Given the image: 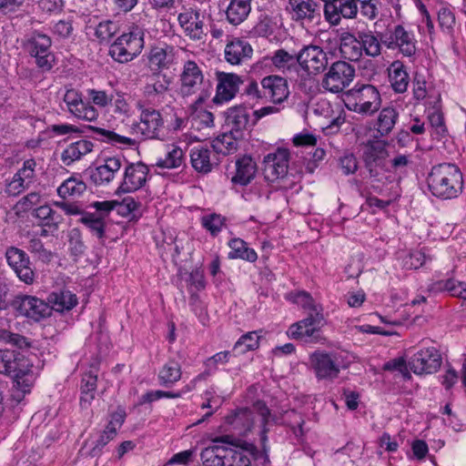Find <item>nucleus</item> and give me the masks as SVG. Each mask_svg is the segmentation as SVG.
Returning a JSON list of instances; mask_svg holds the SVG:
<instances>
[{
    "label": "nucleus",
    "instance_id": "f257e3e1",
    "mask_svg": "<svg viewBox=\"0 0 466 466\" xmlns=\"http://www.w3.org/2000/svg\"><path fill=\"white\" fill-rule=\"evenodd\" d=\"M257 408L261 417V422L263 429L260 432V442L262 451H259L254 444L243 441L239 439L235 438L232 435H224L216 438L213 442H222L230 444L232 446L240 447L242 451H237L231 448V454L228 455V461L226 462V466H251L250 459L247 454L250 455L254 461H259L261 464H265L269 461L268 459V447L267 445L268 436L266 424L268 421L270 411L263 402H258Z\"/></svg>",
    "mask_w": 466,
    "mask_h": 466
},
{
    "label": "nucleus",
    "instance_id": "f03ea898",
    "mask_svg": "<svg viewBox=\"0 0 466 466\" xmlns=\"http://www.w3.org/2000/svg\"><path fill=\"white\" fill-rule=\"evenodd\" d=\"M427 183L431 194L441 199L456 198L463 189L462 173L451 163H441L432 167Z\"/></svg>",
    "mask_w": 466,
    "mask_h": 466
},
{
    "label": "nucleus",
    "instance_id": "7ed1b4c3",
    "mask_svg": "<svg viewBox=\"0 0 466 466\" xmlns=\"http://www.w3.org/2000/svg\"><path fill=\"white\" fill-rule=\"evenodd\" d=\"M373 20L379 14L377 0H335L323 5V14L326 21L331 25H339L342 18L355 19L358 13Z\"/></svg>",
    "mask_w": 466,
    "mask_h": 466
},
{
    "label": "nucleus",
    "instance_id": "20e7f679",
    "mask_svg": "<svg viewBox=\"0 0 466 466\" xmlns=\"http://www.w3.org/2000/svg\"><path fill=\"white\" fill-rule=\"evenodd\" d=\"M346 107L361 115H372L381 104L380 95L372 85H356L344 93Z\"/></svg>",
    "mask_w": 466,
    "mask_h": 466
},
{
    "label": "nucleus",
    "instance_id": "39448f33",
    "mask_svg": "<svg viewBox=\"0 0 466 466\" xmlns=\"http://www.w3.org/2000/svg\"><path fill=\"white\" fill-rule=\"evenodd\" d=\"M51 46V37L37 30L27 34L23 41L25 51L35 58V65L42 72L51 70L55 63Z\"/></svg>",
    "mask_w": 466,
    "mask_h": 466
},
{
    "label": "nucleus",
    "instance_id": "423d86ee",
    "mask_svg": "<svg viewBox=\"0 0 466 466\" xmlns=\"http://www.w3.org/2000/svg\"><path fill=\"white\" fill-rule=\"evenodd\" d=\"M144 47V33L138 27L118 36L109 47V56L119 63L137 57Z\"/></svg>",
    "mask_w": 466,
    "mask_h": 466
},
{
    "label": "nucleus",
    "instance_id": "0eeeda50",
    "mask_svg": "<svg viewBox=\"0 0 466 466\" xmlns=\"http://www.w3.org/2000/svg\"><path fill=\"white\" fill-rule=\"evenodd\" d=\"M389 152L384 140H368L364 146L362 159L370 177H378L383 172H390Z\"/></svg>",
    "mask_w": 466,
    "mask_h": 466
},
{
    "label": "nucleus",
    "instance_id": "6e6552de",
    "mask_svg": "<svg viewBox=\"0 0 466 466\" xmlns=\"http://www.w3.org/2000/svg\"><path fill=\"white\" fill-rule=\"evenodd\" d=\"M10 307L18 317L40 321L50 316V307L44 300L31 295L18 294L10 302Z\"/></svg>",
    "mask_w": 466,
    "mask_h": 466
},
{
    "label": "nucleus",
    "instance_id": "1a4fd4ad",
    "mask_svg": "<svg viewBox=\"0 0 466 466\" xmlns=\"http://www.w3.org/2000/svg\"><path fill=\"white\" fill-rule=\"evenodd\" d=\"M355 68L346 61H336L329 68L322 80V86L329 92H342L353 81Z\"/></svg>",
    "mask_w": 466,
    "mask_h": 466
},
{
    "label": "nucleus",
    "instance_id": "9d476101",
    "mask_svg": "<svg viewBox=\"0 0 466 466\" xmlns=\"http://www.w3.org/2000/svg\"><path fill=\"white\" fill-rule=\"evenodd\" d=\"M339 356L336 352L316 350L309 356L310 367L319 380H332L340 372Z\"/></svg>",
    "mask_w": 466,
    "mask_h": 466
},
{
    "label": "nucleus",
    "instance_id": "9b49d317",
    "mask_svg": "<svg viewBox=\"0 0 466 466\" xmlns=\"http://www.w3.org/2000/svg\"><path fill=\"white\" fill-rule=\"evenodd\" d=\"M289 151L287 148L279 147L275 152L268 154L263 160V175L270 183L285 179L289 172Z\"/></svg>",
    "mask_w": 466,
    "mask_h": 466
},
{
    "label": "nucleus",
    "instance_id": "f8f14e48",
    "mask_svg": "<svg viewBox=\"0 0 466 466\" xmlns=\"http://www.w3.org/2000/svg\"><path fill=\"white\" fill-rule=\"evenodd\" d=\"M32 365L25 356L16 350H0V374L13 378L28 376Z\"/></svg>",
    "mask_w": 466,
    "mask_h": 466
},
{
    "label": "nucleus",
    "instance_id": "ddd939ff",
    "mask_svg": "<svg viewBox=\"0 0 466 466\" xmlns=\"http://www.w3.org/2000/svg\"><path fill=\"white\" fill-rule=\"evenodd\" d=\"M291 18L301 24H319L323 6L316 0H289Z\"/></svg>",
    "mask_w": 466,
    "mask_h": 466
},
{
    "label": "nucleus",
    "instance_id": "4468645a",
    "mask_svg": "<svg viewBox=\"0 0 466 466\" xmlns=\"http://www.w3.org/2000/svg\"><path fill=\"white\" fill-rule=\"evenodd\" d=\"M323 315L318 309H314V314L309 313L306 319L292 324L289 329L288 335L296 339H305V341H308V339L318 340L319 335L317 333L323 325Z\"/></svg>",
    "mask_w": 466,
    "mask_h": 466
},
{
    "label": "nucleus",
    "instance_id": "2eb2a0df",
    "mask_svg": "<svg viewBox=\"0 0 466 466\" xmlns=\"http://www.w3.org/2000/svg\"><path fill=\"white\" fill-rule=\"evenodd\" d=\"M148 172V167L140 161L128 163L125 167L123 180L116 190V194L134 192L141 188L147 182Z\"/></svg>",
    "mask_w": 466,
    "mask_h": 466
},
{
    "label": "nucleus",
    "instance_id": "dca6fc26",
    "mask_svg": "<svg viewBox=\"0 0 466 466\" xmlns=\"http://www.w3.org/2000/svg\"><path fill=\"white\" fill-rule=\"evenodd\" d=\"M298 64L309 73L318 74L326 69L328 56L321 47L315 45L305 46L298 53Z\"/></svg>",
    "mask_w": 466,
    "mask_h": 466
},
{
    "label": "nucleus",
    "instance_id": "f3484780",
    "mask_svg": "<svg viewBox=\"0 0 466 466\" xmlns=\"http://www.w3.org/2000/svg\"><path fill=\"white\" fill-rule=\"evenodd\" d=\"M441 365V357L435 348H427L418 351L409 360L410 370L416 374H431Z\"/></svg>",
    "mask_w": 466,
    "mask_h": 466
},
{
    "label": "nucleus",
    "instance_id": "a211bd4d",
    "mask_svg": "<svg viewBox=\"0 0 466 466\" xmlns=\"http://www.w3.org/2000/svg\"><path fill=\"white\" fill-rule=\"evenodd\" d=\"M5 258L21 281L25 284L34 282L35 272L30 267L29 257L24 250L15 247H9L5 251Z\"/></svg>",
    "mask_w": 466,
    "mask_h": 466
},
{
    "label": "nucleus",
    "instance_id": "6ab92c4d",
    "mask_svg": "<svg viewBox=\"0 0 466 466\" xmlns=\"http://www.w3.org/2000/svg\"><path fill=\"white\" fill-rule=\"evenodd\" d=\"M177 21L184 34L191 40L203 39L205 35L204 22L198 9L183 7V11L177 15Z\"/></svg>",
    "mask_w": 466,
    "mask_h": 466
},
{
    "label": "nucleus",
    "instance_id": "aec40b11",
    "mask_svg": "<svg viewBox=\"0 0 466 466\" xmlns=\"http://www.w3.org/2000/svg\"><path fill=\"white\" fill-rule=\"evenodd\" d=\"M137 106L141 111L138 129L145 138H158L164 121L160 112L153 107H146L140 102Z\"/></svg>",
    "mask_w": 466,
    "mask_h": 466
},
{
    "label": "nucleus",
    "instance_id": "412c9836",
    "mask_svg": "<svg viewBox=\"0 0 466 466\" xmlns=\"http://www.w3.org/2000/svg\"><path fill=\"white\" fill-rule=\"evenodd\" d=\"M382 42L389 49L398 48L405 56L411 57L416 54L414 35L400 25H396L390 37Z\"/></svg>",
    "mask_w": 466,
    "mask_h": 466
},
{
    "label": "nucleus",
    "instance_id": "4be33fe9",
    "mask_svg": "<svg viewBox=\"0 0 466 466\" xmlns=\"http://www.w3.org/2000/svg\"><path fill=\"white\" fill-rule=\"evenodd\" d=\"M260 84L263 88V97L269 98L275 105L283 103L289 96L288 81L279 76H265Z\"/></svg>",
    "mask_w": 466,
    "mask_h": 466
},
{
    "label": "nucleus",
    "instance_id": "5701e85b",
    "mask_svg": "<svg viewBox=\"0 0 466 466\" xmlns=\"http://www.w3.org/2000/svg\"><path fill=\"white\" fill-rule=\"evenodd\" d=\"M225 125L228 127L233 135L237 137H244V132L251 125L249 112L245 106H238L228 108L225 112Z\"/></svg>",
    "mask_w": 466,
    "mask_h": 466
},
{
    "label": "nucleus",
    "instance_id": "b1692460",
    "mask_svg": "<svg viewBox=\"0 0 466 466\" xmlns=\"http://www.w3.org/2000/svg\"><path fill=\"white\" fill-rule=\"evenodd\" d=\"M227 431L236 435L246 436L254 425L253 412L248 408L237 409L225 417Z\"/></svg>",
    "mask_w": 466,
    "mask_h": 466
},
{
    "label": "nucleus",
    "instance_id": "393cba45",
    "mask_svg": "<svg viewBox=\"0 0 466 466\" xmlns=\"http://www.w3.org/2000/svg\"><path fill=\"white\" fill-rule=\"evenodd\" d=\"M218 84L217 86V94L213 98L215 104H220L231 100L238 90V86L242 83L240 77L233 73H218Z\"/></svg>",
    "mask_w": 466,
    "mask_h": 466
},
{
    "label": "nucleus",
    "instance_id": "a878e982",
    "mask_svg": "<svg viewBox=\"0 0 466 466\" xmlns=\"http://www.w3.org/2000/svg\"><path fill=\"white\" fill-rule=\"evenodd\" d=\"M203 74L196 62L188 60L184 64L180 76L181 93L189 96L195 93L203 82Z\"/></svg>",
    "mask_w": 466,
    "mask_h": 466
},
{
    "label": "nucleus",
    "instance_id": "bb28decb",
    "mask_svg": "<svg viewBox=\"0 0 466 466\" xmlns=\"http://www.w3.org/2000/svg\"><path fill=\"white\" fill-rule=\"evenodd\" d=\"M122 160L119 157H108L103 165L89 171V177L95 185L108 184L120 170Z\"/></svg>",
    "mask_w": 466,
    "mask_h": 466
},
{
    "label": "nucleus",
    "instance_id": "cd10ccee",
    "mask_svg": "<svg viewBox=\"0 0 466 466\" xmlns=\"http://www.w3.org/2000/svg\"><path fill=\"white\" fill-rule=\"evenodd\" d=\"M253 49L245 40L235 38L225 47V58L231 65H239L252 56Z\"/></svg>",
    "mask_w": 466,
    "mask_h": 466
},
{
    "label": "nucleus",
    "instance_id": "c85d7f7f",
    "mask_svg": "<svg viewBox=\"0 0 466 466\" xmlns=\"http://www.w3.org/2000/svg\"><path fill=\"white\" fill-rule=\"evenodd\" d=\"M257 172L256 162L250 156H243L236 161V174L231 181L234 184L247 186L255 177Z\"/></svg>",
    "mask_w": 466,
    "mask_h": 466
},
{
    "label": "nucleus",
    "instance_id": "c756f323",
    "mask_svg": "<svg viewBox=\"0 0 466 466\" xmlns=\"http://www.w3.org/2000/svg\"><path fill=\"white\" fill-rule=\"evenodd\" d=\"M47 300L46 303L50 307V311L52 309L58 312L69 311L77 304L76 294L67 289H60L50 293Z\"/></svg>",
    "mask_w": 466,
    "mask_h": 466
},
{
    "label": "nucleus",
    "instance_id": "7c9ffc66",
    "mask_svg": "<svg viewBox=\"0 0 466 466\" xmlns=\"http://www.w3.org/2000/svg\"><path fill=\"white\" fill-rule=\"evenodd\" d=\"M231 448L213 445L205 448L200 453L203 466H226Z\"/></svg>",
    "mask_w": 466,
    "mask_h": 466
},
{
    "label": "nucleus",
    "instance_id": "2f4dec72",
    "mask_svg": "<svg viewBox=\"0 0 466 466\" xmlns=\"http://www.w3.org/2000/svg\"><path fill=\"white\" fill-rule=\"evenodd\" d=\"M358 33H343L340 36L339 51L342 56L350 61H359L362 55L361 44Z\"/></svg>",
    "mask_w": 466,
    "mask_h": 466
},
{
    "label": "nucleus",
    "instance_id": "473e14b6",
    "mask_svg": "<svg viewBox=\"0 0 466 466\" xmlns=\"http://www.w3.org/2000/svg\"><path fill=\"white\" fill-rule=\"evenodd\" d=\"M250 11L251 0H230L226 10L227 21L238 25L247 19Z\"/></svg>",
    "mask_w": 466,
    "mask_h": 466
},
{
    "label": "nucleus",
    "instance_id": "72a5a7b5",
    "mask_svg": "<svg viewBox=\"0 0 466 466\" xmlns=\"http://www.w3.org/2000/svg\"><path fill=\"white\" fill-rule=\"evenodd\" d=\"M211 155L216 157V155L207 147H194L190 154L191 164L194 169L204 174L210 172L213 166L217 165V163L211 158Z\"/></svg>",
    "mask_w": 466,
    "mask_h": 466
},
{
    "label": "nucleus",
    "instance_id": "f704fd0d",
    "mask_svg": "<svg viewBox=\"0 0 466 466\" xmlns=\"http://www.w3.org/2000/svg\"><path fill=\"white\" fill-rule=\"evenodd\" d=\"M93 150V143L88 140L81 139L76 142L71 143L61 155L62 162L69 166L73 162L80 159L83 156L90 153Z\"/></svg>",
    "mask_w": 466,
    "mask_h": 466
},
{
    "label": "nucleus",
    "instance_id": "c9c22d12",
    "mask_svg": "<svg viewBox=\"0 0 466 466\" xmlns=\"http://www.w3.org/2000/svg\"><path fill=\"white\" fill-rule=\"evenodd\" d=\"M389 77L393 90L404 93L409 86V74L400 61H394L389 68Z\"/></svg>",
    "mask_w": 466,
    "mask_h": 466
},
{
    "label": "nucleus",
    "instance_id": "e433bc0d",
    "mask_svg": "<svg viewBox=\"0 0 466 466\" xmlns=\"http://www.w3.org/2000/svg\"><path fill=\"white\" fill-rule=\"evenodd\" d=\"M174 57V48L172 46H156L151 49L148 59L152 69L160 70L168 68L173 64Z\"/></svg>",
    "mask_w": 466,
    "mask_h": 466
},
{
    "label": "nucleus",
    "instance_id": "4c0bfd02",
    "mask_svg": "<svg viewBox=\"0 0 466 466\" xmlns=\"http://www.w3.org/2000/svg\"><path fill=\"white\" fill-rule=\"evenodd\" d=\"M182 376L181 365L175 360H169L164 364L158 373L159 384L163 387H172Z\"/></svg>",
    "mask_w": 466,
    "mask_h": 466
},
{
    "label": "nucleus",
    "instance_id": "58836bf2",
    "mask_svg": "<svg viewBox=\"0 0 466 466\" xmlns=\"http://www.w3.org/2000/svg\"><path fill=\"white\" fill-rule=\"evenodd\" d=\"M399 117V113L396 108L392 106H387L380 110L377 123H376V130L381 137L389 135Z\"/></svg>",
    "mask_w": 466,
    "mask_h": 466
},
{
    "label": "nucleus",
    "instance_id": "ea45409f",
    "mask_svg": "<svg viewBox=\"0 0 466 466\" xmlns=\"http://www.w3.org/2000/svg\"><path fill=\"white\" fill-rule=\"evenodd\" d=\"M170 84L171 78L166 74L153 73L150 76V82L144 87V93L147 97L163 95L169 89Z\"/></svg>",
    "mask_w": 466,
    "mask_h": 466
},
{
    "label": "nucleus",
    "instance_id": "a19ab883",
    "mask_svg": "<svg viewBox=\"0 0 466 466\" xmlns=\"http://www.w3.org/2000/svg\"><path fill=\"white\" fill-rule=\"evenodd\" d=\"M359 41L361 44L362 52L368 56L377 57L381 53L380 39L370 30L358 31Z\"/></svg>",
    "mask_w": 466,
    "mask_h": 466
},
{
    "label": "nucleus",
    "instance_id": "79ce46f5",
    "mask_svg": "<svg viewBox=\"0 0 466 466\" xmlns=\"http://www.w3.org/2000/svg\"><path fill=\"white\" fill-rule=\"evenodd\" d=\"M97 375L92 370L86 372L81 382L80 405L87 408L95 398L96 390Z\"/></svg>",
    "mask_w": 466,
    "mask_h": 466
},
{
    "label": "nucleus",
    "instance_id": "37998d69",
    "mask_svg": "<svg viewBox=\"0 0 466 466\" xmlns=\"http://www.w3.org/2000/svg\"><path fill=\"white\" fill-rule=\"evenodd\" d=\"M244 137H237L230 130L218 136L213 142L212 147L217 153L228 155L238 149V141Z\"/></svg>",
    "mask_w": 466,
    "mask_h": 466
},
{
    "label": "nucleus",
    "instance_id": "c03bdc74",
    "mask_svg": "<svg viewBox=\"0 0 466 466\" xmlns=\"http://www.w3.org/2000/svg\"><path fill=\"white\" fill-rule=\"evenodd\" d=\"M231 251L228 253L229 258H241L249 262H254L258 255L253 248L248 247V244L240 239L234 238L228 243Z\"/></svg>",
    "mask_w": 466,
    "mask_h": 466
},
{
    "label": "nucleus",
    "instance_id": "a18cd8bd",
    "mask_svg": "<svg viewBox=\"0 0 466 466\" xmlns=\"http://www.w3.org/2000/svg\"><path fill=\"white\" fill-rule=\"evenodd\" d=\"M86 190L84 181L76 177H69L57 188V194L63 198L80 197Z\"/></svg>",
    "mask_w": 466,
    "mask_h": 466
},
{
    "label": "nucleus",
    "instance_id": "49530a36",
    "mask_svg": "<svg viewBox=\"0 0 466 466\" xmlns=\"http://www.w3.org/2000/svg\"><path fill=\"white\" fill-rule=\"evenodd\" d=\"M79 222L84 224L99 239L105 238L106 221L101 216L91 212L83 213Z\"/></svg>",
    "mask_w": 466,
    "mask_h": 466
},
{
    "label": "nucleus",
    "instance_id": "de8ad7c7",
    "mask_svg": "<svg viewBox=\"0 0 466 466\" xmlns=\"http://www.w3.org/2000/svg\"><path fill=\"white\" fill-rule=\"evenodd\" d=\"M88 128L98 135L99 139L103 142L111 143L112 145H125L127 147H134L137 144L135 139L118 135L111 130H106L93 126H89Z\"/></svg>",
    "mask_w": 466,
    "mask_h": 466
},
{
    "label": "nucleus",
    "instance_id": "09e8293b",
    "mask_svg": "<svg viewBox=\"0 0 466 466\" xmlns=\"http://www.w3.org/2000/svg\"><path fill=\"white\" fill-rule=\"evenodd\" d=\"M183 151L179 147L170 146L167 147V153L164 157H159L156 166L161 168H176L183 163Z\"/></svg>",
    "mask_w": 466,
    "mask_h": 466
},
{
    "label": "nucleus",
    "instance_id": "8fccbe9b",
    "mask_svg": "<svg viewBox=\"0 0 466 466\" xmlns=\"http://www.w3.org/2000/svg\"><path fill=\"white\" fill-rule=\"evenodd\" d=\"M33 216L42 220V224L49 228L57 229L61 216L48 205H43L34 209Z\"/></svg>",
    "mask_w": 466,
    "mask_h": 466
},
{
    "label": "nucleus",
    "instance_id": "3c124183",
    "mask_svg": "<svg viewBox=\"0 0 466 466\" xmlns=\"http://www.w3.org/2000/svg\"><path fill=\"white\" fill-rule=\"evenodd\" d=\"M29 377H32L30 373L28 376H23L22 378H14L11 399L16 404L20 403L25 398V395L30 392L32 380Z\"/></svg>",
    "mask_w": 466,
    "mask_h": 466
},
{
    "label": "nucleus",
    "instance_id": "603ef678",
    "mask_svg": "<svg viewBox=\"0 0 466 466\" xmlns=\"http://www.w3.org/2000/svg\"><path fill=\"white\" fill-rule=\"evenodd\" d=\"M271 62L279 69H289L297 66L298 54H289L284 49H279L272 56Z\"/></svg>",
    "mask_w": 466,
    "mask_h": 466
},
{
    "label": "nucleus",
    "instance_id": "864d4df0",
    "mask_svg": "<svg viewBox=\"0 0 466 466\" xmlns=\"http://www.w3.org/2000/svg\"><path fill=\"white\" fill-rule=\"evenodd\" d=\"M259 336L256 331L248 332L242 335L235 343L234 350L239 353H245L248 350H254L258 347Z\"/></svg>",
    "mask_w": 466,
    "mask_h": 466
},
{
    "label": "nucleus",
    "instance_id": "5fc2aeb1",
    "mask_svg": "<svg viewBox=\"0 0 466 466\" xmlns=\"http://www.w3.org/2000/svg\"><path fill=\"white\" fill-rule=\"evenodd\" d=\"M0 342L11 344L18 349H26L31 347V342L25 337L17 333H13L5 329H0Z\"/></svg>",
    "mask_w": 466,
    "mask_h": 466
},
{
    "label": "nucleus",
    "instance_id": "6e6d98bb",
    "mask_svg": "<svg viewBox=\"0 0 466 466\" xmlns=\"http://www.w3.org/2000/svg\"><path fill=\"white\" fill-rule=\"evenodd\" d=\"M35 167L36 162L34 158L26 159L15 175L29 187L34 182L35 177Z\"/></svg>",
    "mask_w": 466,
    "mask_h": 466
},
{
    "label": "nucleus",
    "instance_id": "4d7b16f0",
    "mask_svg": "<svg viewBox=\"0 0 466 466\" xmlns=\"http://www.w3.org/2000/svg\"><path fill=\"white\" fill-rule=\"evenodd\" d=\"M201 225L209 231L212 236H216L220 232L224 225V218L218 214L207 215L201 218Z\"/></svg>",
    "mask_w": 466,
    "mask_h": 466
},
{
    "label": "nucleus",
    "instance_id": "13d9d810",
    "mask_svg": "<svg viewBox=\"0 0 466 466\" xmlns=\"http://www.w3.org/2000/svg\"><path fill=\"white\" fill-rule=\"evenodd\" d=\"M28 249L31 253L35 254L38 259L44 262H48L53 258L52 252L47 250L41 239L37 238L30 239Z\"/></svg>",
    "mask_w": 466,
    "mask_h": 466
},
{
    "label": "nucleus",
    "instance_id": "bf43d9fd",
    "mask_svg": "<svg viewBox=\"0 0 466 466\" xmlns=\"http://www.w3.org/2000/svg\"><path fill=\"white\" fill-rule=\"evenodd\" d=\"M464 283L458 282L456 284L454 279L440 280L433 284L432 289L437 291L447 290L451 296L461 298V291L463 289Z\"/></svg>",
    "mask_w": 466,
    "mask_h": 466
},
{
    "label": "nucleus",
    "instance_id": "052dcab7",
    "mask_svg": "<svg viewBox=\"0 0 466 466\" xmlns=\"http://www.w3.org/2000/svg\"><path fill=\"white\" fill-rule=\"evenodd\" d=\"M339 165L342 173L346 176L354 174L358 169V160L351 152H344L339 158Z\"/></svg>",
    "mask_w": 466,
    "mask_h": 466
},
{
    "label": "nucleus",
    "instance_id": "680f3d73",
    "mask_svg": "<svg viewBox=\"0 0 466 466\" xmlns=\"http://www.w3.org/2000/svg\"><path fill=\"white\" fill-rule=\"evenodd\" d=\"M116 25L110 20H106L98 24L96 28L95 35L100 41H106L109 40L116 33Z\"/></svg>",
    "mask_w": 466,
    "mask_h": 466
},
{
    "label": "nucleus",
    "instance_id": "e2e57ef3",
    "mask_svg": "<svg viewBox=\"0 0 466 466\" xmlns=\"http://www.w3.org/2000/svg\"><path fill=\"white\" fill-rule=\"evenodd\" d=\"M68 242L70 252L73 256L78 257L84 254L86 246L78 229L74 228L70 231Z\"/></svg>",
    "mask_w": 466,
    "mask_h": 466
},
{
    "label": "nucleus",
    "instance_id": "0e129e2a",
    "mask_svg": "<svg viewBox=\"0 0 466 466\" xmlns=\"http://www.w3.org/2000/svg\"><path fill=\"white\" fill-rule=\"evenodd\" d=\"M76 117L86 120V121H94L98 116L97 110L91 106L89 103H83L80 105L78 108L75 109L74 114Z\"/></svg>",
    "mask_w": 466,
    "mask_h": 466
},
{
    "label": "nucleus",
    "instance_id": "69168bd1",
    "mask_svg": "<svg viewBox=\"0 0 466 466\" xmlns=\"http://www.w3.org/2000/svg\"><path fill=\"white\" fill-rule=\"evenodd\" d=\"M427 258L426 254L422 250H414L406 258L405 266L409 268L417 269L425 264Z\"/></svg>",
    "mask_w": 466,
    "mask_h": 466
},
{
    "label": "nucleus",
    "instance_id": "338daca9",
    "mask_svg": "<svg viewBox=\"0 0 466 466\" xmlns=\"http://www.w3.org/2000/svg\"><path fill=\"white\" fill-rule=\"evenodd\" d=\"M230 351H221L208 358L206 362L207 373L217 370L218 364H225L228 361Z\"/></svg>",
    "mask_w": 466,
    "mask_h": 466
},
{
    "label": "nucleus",
    "instance_id": "774afa93",
    "mask_svg": "<svg viewBox=\"0 0 466 466\" xmlns=\"http://www.w3.org/2000/svg\"><path fill=\"white\" fill-rule=\"evenodd\" d=\"M87 93L92 102L100 107L107 106L113 100V96L107 95L106 91L89 89Z\"/></svg>",
    "mask_w": 466,
    "mask_h": 466
}]
</instances>
